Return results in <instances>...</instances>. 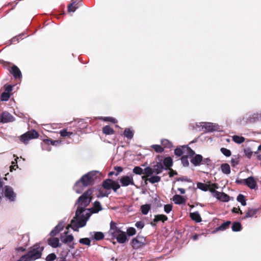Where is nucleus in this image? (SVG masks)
I'll return each mask as SVG.
<instances>
[{
  "label": "nucleus",
  "instance_id": "1",
  "mask_svg": "<svg viewBox=\"0 0 261 261\" xmlns=\"http://www.w3.org/2000/svg\"><path fill=\"white\" fill-rule=\"evenodd\" d=\"M92 193V189L87 190L78 198L75 203L78 204L75 215L71 221L70 224L68 226L74 231H78L80 228L85 226L90 217L89 210L86 207L91 202Z\"/></svg>",
  "mask_w": 261,
  "mask_h": 261
},
{
  "label": "nucleus",
  "instance_id": "2",
  "mask_svg": "<svg viewBox=\"0 0 261 261\" xmlns=\"http://www.w3.org/2000/svg\"><path fill=\"white\" fill-rule=\"evenodd\" d=\"M98 173L96 171H92L84 175L74 185L73 189L75 192L77 194L81 193L86 187L92 184Z\"/></svg>",
  "mask_w": 261,
  "mask_h": 261
},
{
  "label": "nucleus",
  "instance_id": "3",
  "mask_svg": "<svg viewBox=\"0 0 261 261\" xmlns=\"http://www.w3.org/2000/svg\"><path fill=\"white\" fill-rule=\"evenodd\" d=\"M44 247L40 244H36L32 246L28 252L21 256L19 261H34L41 258Z\"/></svg>",
  "mask_w": 261,
  "mask_h": 261
},
{
  "label": "nucleus",
  "instance_id": "4",
  "mask_svg": "<svg viewBox=\"0 0 261 261\" xmlns=\"http://www.w3.org/2000/svg\"><path fill=\"white\" fill-rule=\"evenodd\" d=\"M109 233L113 238L117 240V241L120 244L125 243L127 240L125 232L122 231L119 228L115 223L112 221L110 223V229Z\"/></svg>",
  "mask_w": 261,
  "mask_h": 261
},
{
  "label": "nucleus",
  "instance_id": "5",
  "mask_svg": "<svg viewBox=\"0 0 261 261\" xmlns=\"http://www.w3.org/2000/svg\"><path fill=\"white\" fill-rule=\"evenodd\" d=\"M175 155L180 156L188 154L189 157H192L195 154V152L188 146H182L177 148L174 150Z\"/></svg>",
  "mask_w": 261,
  "mask_h": 261
},
{
  "label": "nucleus",
  "instance_id": "6",
  "mask_svg": "<svg viewBox=\"0 0 261 261\" xmlns=\"http://www.w3.org/2000/svg\"><path fill=\"white\" fill-rule=\"evenodd\" d=\"M199 126L201 127L202 129L208 132H212L214 131H218L220 129V126L216 123L201 122L199 123Z\"/></svg>",
  "mask_w": 261,
  "mask_h": 261
},
{
  "label": "nucleus",
  "instance_id": "7",
  "mask_svg": "<svg viewBox=\"0 0 261 261\" xmlns=\"http://www.w3.org/2000/svg\"><path fill=\"white\" fill-rule=\"evenodd\" d=\"M38 137V133L33 130L32 132H28L20 136V141L24 144H28L29 140L37 138Z\"/></svg>",
  "mask_w": 261,
  "mask_h": 261
},
{
  "label": "nucleus",
  "instance_id": "8",
  "mask_svg": "<svg viewBox=\"0 0 261 261\" xmlns=\"http://www.w3.org/2000/svg\"><path fill=\"white\" fill-rule=\"evenodd\" d=\"M146 239L144 237L137 236L132 241V246L135 249H138L145 244Z\"/></svg>",
  "mask_w": 261,
  "mask_h": 261
},
{
  "label": "nucleus",
  "instance_id": "9",
  "mask_svg": "<svg viewBox=\"0 0 261 261\" xmlns=\"http://www.w3.org/2000/svg\"><path fill=\"white\" fill-rule=\"evenodd\" d=\"M4 193L5 196L10 201H15L16 195L12 187L9 186H5L4 188Z\"/></svg>",
  "mask_w": 261,
  "mask_h": 261
},
{
  "label": "nucleus",
  "instance_id": "10",
  "mask_svg": "<svg viewBox=\"0 0 261 261\" xmlns=\"http://www.w3.org/2000/svg\"><path fill=\"white\" fill-rule=\"evenodd\" d=\"M133 175L122 176L120 178V182L122 187H127L129 185L135 186Z\"/></svg>",
  "mask_w": 261,
  "mask_h": 261
},
{
  "label": "nucleus",
  "instance_id": "11",
  "mask_svg": "<svg viewBox=\"0 0 261 261\" xmlns=\"http://www.w3.org/2000/svg\"><path fill=\"white\" fill-rule=\"evenodd\" d=\"M14 120V118L13 116L7 112H3L0 114V123H6Z\"/></svg>",
  "mask_w": 261,
  "mask_h": 261
},
{
  "label": "nucleus",
  "instance_id": "12",
  "mask_svg": "<svg viewBox=\"0 0 261 261\" xmlns=\"http://www.w3.org/2000/svg\"><path fill=\"white\" fill-rule=\"evenodd\" d=\"M245 185L252 190H257L258 188L256 181L252 176H250L246 178Z\"/></svg>",
  "mask_w": 261,
  "mask_h": 261
},
{
  "label": "nucleus",
  "instance_id": "13",
  "mask_svg": "<svg viewBox=\"0 0 261 261\" xmlns=\"http://www.w3.org/2000/svg\"><path fill=\"white\" fill-rule=\"evenodd\" d=\"M44 145L42 146V149L43 150H50V148L49 147H46V145H48L49 144H51L53 145L54 146H57L59 144H60L61 142V141H52L49 139H45L44 140Z\"/></svg>",
  "mask_w": 261,
  "mask_h": 261
},
{
  "label": "nucleus",
  "instance_id": "14",
  "mask_svg": "<svg viewBox=\"0 0 261 261\" xmlns=\"http://www.w3.org/2000/svg\"><path fill=\"white\" fill-rule=\"evenodd\" d=\"M216 194L215 198L221 201L228 202L230 200L229 196L223 192H219L218 193H217Z\"/></svg>",
  "mask_w": 261,
  "mask_h": 261
},
{
  "label": "nucleus",
  "instance_id": "15",
  "mask_svg": "<svg viewBox=\"0 0 261 261\" xmlns=\"http://www.w3.org/2000/svg\"><path fill=\"white\" fill-rule=\"evenodd\" d=\"M48 244L53 248H57L61 246L59 240L57 238H49L48 239Z\"/></svg>",
  "mask_w": 261,
  "mask_h": 261
},
{
  "label": "nucleus",
  "instance_id": "16",
  "mask_svg": "<svg viewBox=\"0 0 261 261\" xmlns=\"http://www.w3.org/2000/svg\"><path fill=\"white\" fill-rule=\"evenodd\" d=\"M10 72L13 75L14 77L16 78L20 79L22 77L21 72L20 69L15 65H13L11 67Z\"/></svg>",
  "mask_w": 261,
  "mask_h": 261
},
{
  "label": "nucleus",
  "instance_id": "17",
  "mask_svg": "<svg viewBox=\"0 0 261 261\" xmlns=\"http://www.w3.org/2000/svg\"><path fill=\"white\" fill-rule=\"evenodd\" d=\"M90 236L92 239L96 241L101 240L104 238L103 233L100 231L91 232Z\"/></svg>",
  "mask_w": 261,
  "mask_h": 261
},
{
  "label": "nucleus",
  "instance_id": "18",
  "mask_svg": "<svg viewBox=\"0 0 261 261\" xmlns=\"http://www.w3.org/2000/svg\"><path fill=\"white\" fill-rule=\"evenodd\" d=\"M67 233L68 232H65V234L61 235L60 237L61 241L65 244L71 243L74 239L72 235H67Z\"/></svg>",
  "mask_w": 261,
  "mask_h": 261
},
{
  "label": "nucleus",
  "instance_id": "19",
  "mask_svg": "<svg viewBox=\"0 0 261 261\" xmlns=\"http://www.w3.org/2000/svg\"><path fill=\"white\" fill-rule=\"evenodd\" d=\"M172 199L175 204L178 205L184 204L186 202V199L183 196L177 194L174 195Z\"/></svg>",
  "mask_w": 261,
  "mask_h": 261
},
{
  "label": "nucleus",
  "instance_id": "20",
  "mask_svg": "<svg viewBox=\"0 0 261 261\" xmlns=\"http://www.w3.org/2000/svg\"><path fill=\"white\" fill-rule=\"evenodd\" d=\"M220 169L221 172L226 175H228L230 173V167L228 164L223 163L220 166Z\"/></svg>",
  "mask_w": 261,
  "mask_h": 261
},
{
  "label": "nucleus",
  "instance_id": "21",
  "mask_svg": "<svg viewBox=\"0 0 261 261\" xmlns=\"http://www.w3.org/2000/svg\"><path fill=\"white\" fill-rule=\"evenodd\" d=\"M134 134V130L130 128H125L123 132V135L124 137L126 138L128 140H131L133 139Z\"/></svg>",
  "mask_w": 261,
  "mask_h": 261
},
{
  "label": "nucleus",
  "instance_id": "22",
  "mask_svg": "<svg viewBox=\"0 0 261 261\" xmlns=\"http://www.w3.org/2000/svg\"><path fill=\"white\" fill-rule=\"evenodd\" d=\"M202 160V156L201 155L197 154L191 160V162L196 166L200 165Z\"/></svg>",
  "mask_w": 261,
  "mask_h": 261
},
{
  "label": "nucleus",
  "instance_id": "23",
  "mask_svg": "<svg viewBox=\"0 0 261 261\" xmlns=\"http://www.w3.org/2000/svg\"><path fill=\"white\" fill-rule=\"evenodd\" d=\"M208 186L209 187L208 190L212 194L213 196L215 197L217 195L216 193L219 192L216 190V189L218 188V185L216 184H212Z\"/></svg>",
  "mask_w": 261,
  "mask_h": 261
},
{
  "label": "nucleus",
  "instance_id": "24",
  "mask_svg": "<svg viewBox=\"0 0 261 261\" xmlns=\"http://www.w3.org/2000/svg\"><path fill=\"white\" fill-rule=\"evenodd\" d=\"M153 169L154 173L158 174L163 171L164 169L163 165L161 163H158L153 166Z\"/></svg>",
  "mask_w": 261,
  "mask_h": 261
},
{
  "label": "nucleus",
  "instance_id": "25",
  "mask_svg": "<svg viewBox=\"0 0 261 261\" xmlns=\"http://www.w3.org/2000/svg\"><path fill=\"white\" fill-rule=\"evenodd\" d=\"M190 217L197 222H200L201 221V217L198 212L190 213Z\"/></svg>",
  "mask_w": 261,
  "mask_h": 261
},
{
  "label": "nucleus",
  "instance_id": "26",
  "mask_svg": "<svg viewBox=\"0 0 261 261\" xmlns=\"http://www.w3.org/2000/svg\"><path fill=\"white\" fill-rule=\"evenodd\" d=\"M257 212V209L249 208H248L247 212L246 213L245 218H247L252 217L254 215L256 214Z\"/></svg>",
  "mask_w": 261,
  "mask_h": 261
},
{
  "label": "nucleus",
  "instance_id": "27",
  "mask_svg": "<svg viewBox=\"0 0 261 261\" xmlns=\"http://www.w3.org/2000/svg\"><path fill=\"white\" fill-rule=\"evenodd\" d=\"M102 132L106 135H112L114 133V130L110 126L106 125L103 127Z\"/></svg>",
  "mask_w": 261,
  "mask_h": 261
},
{
  "label": "nucleus",
  "instance_id": "28",
  "mask_svg": "<svg viewBox=\"0 0 261 261\" xmlns=\"http://www.w3.org/2000/svg\"><path fill=\"white\" fill-rule=\"evenodd\" d=\"M173 162L170 157H167L164 159L163 165L166 168H169L172 166Z\"/></svg>",
  "mask_w": 261,
  "mask_h": 261
},
{
  "label": "nucleus",
  "instance_id": "29",
  "mask_svg": "<svg viewBox=\"0 0 261 261\" xmlns=\"http://www.w3.org/2000/svg\"><path fill=\"white\" fill-rule=\"evenodd\" d=\"M102 210L101 204L99 201H95L94 203V206L92 208L93 213H96Z\"/></svg>",
  "mask_w": 261,
  "mask_h": 261
},
{
  "label": "nucleus",
  "instance_id": "30",
  "mask_svg": "<svg viewBox=\"0 0 261 261\" xmlns=\"http://www.w3.org/2000/svg\"><path fill=\"white\" fill-rule=\"evenodd\" d=\"M245 138L242 136L234 135L232 136V140L236 143L241 144L245 141Z\"/></svg>",
  "mask_w": 261,
  "mask_h": 261
},
{
  "label": "nucleus",
  "instance_id": "31",
  "mask_svg": "<svg viewBox=\"0 0 261 261\" xmlns=\"http://www.w3.org/2000/svg\"><path fill=\"white\" fill-rule=\"evenodd\" d=\"M231 229L233 231H239L242 229V225L240 222H234L231 226Z\"/></svg>",
  "mask_w": 261,
  "mask_h": 261
},
{
  "label": "nucleus",
  "instance_id": "32",
  "mask_svg": "<svg viewBox=\"0 0 261 261\" xmlns=\"http://www.w3.org/2000/svg\"><path fill=\"white\" fill-rule=\"evenodd\" d=\"M113 181V180L111 179H107L103 181L102 184L103 188L107 190L111 189Z\"/></svg>",
  "mask_w": 261,
  "mask_h": 261
},
{
  "label": "nucleus",
  "instance_id": "33",
  "mask_svg": "<svg viewBox=\"0 0 261 261\" xmlns=\"http://www.w3.org/2000/svg\"><path fill=\"white\" fill-rule=\"evenodd\" d=\"M209 186L208 185L203 184L202 182H197V188L203 191H208Z\"/></svg>",
  "mask_w": 261,
  "mask_h": 261
},
{
  "label": "nucleus",
  "instance_id": "34",
  "mask_svg": "<svg viewBox=\"0 0 261 261\" xmlns=\"http://www.w3.org/2000/svg\"><path fill=\"white\" fill-rule=\"evenodd\" d=\"M77 3L75 2L69 5L68 7V11L69 12H74L78 8Z\"/></svg>",
  "mask_w": 261,
  "mask_h": 261
},
{
  "label": "nucleus",
  "instance_id": "35",
  "mask_svg": "<svg viewBox=\"0 0 261 261\" xmlns=\"http://www.w3.org/2000/svg\"><path fill=\"white\" fill-rule=\"evenodd\" d=\"M237 200L238 202L241 203L243 206H245L246 205V199L244 195L243 194H239L237 196Z\"/></svg>",
  "mask_w": 261,
  "mask_h": 261
},
{
  "label": "nucleus",
  "instance_id": "36",
  "mask_svg": "<svg viewBox=\"0 0 261 261\" xmlns=\"http://www.w3.org/2000/svg\"><path fill=\"white\" fill-rule=\"evenodd\" d=\"M168 218L166 216L164 215H158L155 216V218L154 219V221L158 222L159 221H161L162 222H164L167 220Z\"/></svg>",
  "mask_w": 261,
  "mask_h": 261
},
{
  "label": "nucleus",
  "instance_id": "37",
  "mask_svg": "<svg viewBox=\"0 0 261 261\" xmlns=\"http://www.w3.org/2000/svg\"><path fill=\"white\" fill-rule=\"evenodd\" d=\"M150 209L149 204H144L141 206V210L143 215H147Z\"/></svg>",
  "mask_w": 261,
  "mask_h": 261
},
{
  "label": "nucleus",
  "instance_id": "38",
  "mask_svg": "<svg viewBox=\"0 0 261 261\" xmlns=\"http://www.w3.org/2000/svg\"><path fill=\"white\" fill-rule=\"evenodd\" d=\"M231 222L229 221H226L222 223L219 227L217 228L218 230H224L227 228L229 225L230 224Z\"/></svg>",
  "mask_w": 261,
  "mask_h": 261
},
{
  "label": "nucleus",
  "instance_id": "39",
  "mask_svg": "<svg viewBox=\"0 0 261 261\" xmlns=\"http://www.w3.org/2000/svg\"><path fill=\"white\" fill-rule=\"evenodd\" d=\"M161 144L165 148H171L172 146V144L171 142H170L167 139H162L161 140Z\"/></svg>",
  "mask_w": 261,
  "mask_h": 261
},
{
  "label": "nucleus",
  "instance_id": "40",
  "mask_svg": "<svg viewBox=\"0 0 261 261\" xmlns=\"http://www.w3.org/2000/svg\"><path fill=\"white\" fill-rule=\"evenodd\" d=\"M188 156H189V155L188 154H186L184 155L181 158V163L185 167L188 166L189 164V161L188 159Z\"/></svg>",
  "mask_w": 261,
  "mask_h": 261
},
{
  "label": "nucleus",
  "instance_id": "41",
  "mask_svg": "<svg viewBox=\"0 0 261 261\" xmlns=\"http://www.w3.org/2000/svg\"><path fill=\"white\" fill-rule=\"evenodd\" d=\"M147 180H148L151 184H154L159 182L161 180V177L159 176H152L148 178Z\"/></svg>",
  "mask_w": 261,
  "mask_h": 261
},
{
  "label": "nucleus",
  "instance_id": "42",
  "mask_svg": "<svg viewBox=\"0 0 261 261\" xmlns=\"http://www.w3.org/2000/svg\"><path fill=\"white\" fill-rule=\"evenodd\" d=\"M220 151L224 155L227 157L230 156L231 154L230 150L225 148H221Z\"/></svg>",
  "mask_w": 261,
  "mask_h": 261
},
{
  "label": "nucleus",
  "instance_id": "43",
  "mask_svg": "<svg viewBox=\"0 0 261 261\" xmlns=\"http://www.w3.org/2000/svg\"><path fill=\"white\" fill-rule=\"evenodd\" d=\"M144 174L147 175V176L151 175V174L154 173L153 168H150L149 167H147L144 169V171L143 172Z\"/></svg>",
  "mask_w": 261,
  "mask_h": 261
},
{
  "label": "nucleus",
  "instance_id": "44",
  "mask_svg": "<svg viewBox=\"0 0 261 261\" xmlns=\"http://www.w3.org/2000/svg\"><path fill=\"white\" fill-rule=\"evenodd\" d=\"M133 172L136 174L141 175L143 173V170L139 166H136L133 170Z\"/></svg>",
  "mask_w": 261,
  "mask_h": 261
},
{
  "label": "nucleus",
  "instance_id": "45",
  "mask_svg": "<svg viewBox=\"0 0 261 261\" xmlns=\"http://www.w3.org/2000/svg\"><path fill=\"white\" fill-rule=\"evenodd\" d=\"M151 148L158 153L162 152L164 150L163 148L160 145H152Z\"/></svg>",
  "mask_w": 261,
  "mask_h": 261
},
{
  "label": "nucleus",
  "instance_id": "46",
  "mask_svg": "<svg viewBox=\"0 0 261 261\" xmlns=\"http://www.w3.org/2000/svg\"><path fill=\"white\" fill-rule=\"evenodd\" d=\"M79 242L81 244H83L87 246H90L91 245V241L89 238H82L79 240Z\"/></svg>",
  "mask_w": 261,
  "mask_h": 261
},
{
  "label": "nucleus",
  "instance_id": "47",
  "mask_svg": "<svg viewBox=\"0 0 261 261\" xmlns=\"http://www.w3.org/2000/svg\"><path fill=\"white\" fill-rule=\"evenodd\" d=\"M10 95L8 92H3L1 94V100L2 101H7L10 98Z\"/></svg>",
  "mask_w": 261,
  "mask_h": 261
},
{
  "label": "nucleus",
  "instance_id": "48",
  "mask_svg": "<svg viewBox=\"0 0 261 261\" xmlns=\"http://www.w3.org/2000/svg\"><path fill=\"white\" fill-rule=\"evenodd\" d=\"M127 234L128 236H133L136 233V230L134 227H129L126 230Z\"/></svg>",
  "mask_w": 261,
  "mask_h": 261
},
{
  "label": "nucleus",
  "instance_id": "49",
  "mask_svg": "<svg viewBox=\"0 0 261 261\" xmlns=\"http://www.w3.org/2000/svg\"><path fill=\"white\" fill-rule=\"evenodd\" d=\"M120 187V185L118 184V182L116 181L113 180L112 185V188L114 192H116L118 189H119Z\"/></svg>",
  "mask_w": 261,
  "mask_h": 261
},
{
  "label": "nucleus",
  "instance_id": "50",
  "mask_svg": "<svg viewBox=\"0 0 261 261\" xmlns=\"http://www.w3.org/2000/svg\"><path fill=\"white\" fill-rule=\"evenodd\" d=\"M56 258V255L55 253H50L46 257V261H54Z\"/></svg>",
  "mask_w": 261,
  "mask_h": 261
},
{
  "label": "nucleus",
  "instance_id": "51",
  "mask_svg": "<svg viewBox=\"0 0 261 261\" xmlns=\"http://www.w3.org/2000/svg\"><path fill=\"white\" fill-rule=\"evenodd\" d=\"M60 134L62 137H67L71 135L72 133L67 132L66 129H63L60 130Z\"/></svg>",
  "mask_w": 261,
  "mask_h": 261
},
{
  "label": "nucleus",
  "instance_id": "52",
  "mask_svg": "<svg viewBox=\"0 0 261 261\" xmlns=\"http://www.w3.org/2000/svg\"><path fill=\"white\" fill-rule=\"evenodd\" d=\"M261 118V115L258 113L254 114L252 115V117L250 118V121H255L256 120H258Z\"/></svg>",
  "mask_w": 261,
  "mask_h": 261
},
{
  "label": "nucleus",
  "instance_id": "53",
  "mask_svg": "<svg viewBox=\"0 0 261 261\" xmlns=\"http://www.w3.org/2000/svg\"><path fill=\"white\" fill-rule=\"evenodd\" d=\"M244 153L246 156H247L248 158L250 159L252 154V151L249 148H247L244 150Z\"/></svg>",
  "mask_w": 261,
  "mask_h": 261
},
{
  "label": "nucleus",
  "instance_id": "54",
  "mask_svg": "<svg viewBox=\"0 0 261 261\" xmlns=\"http://www.w3.org/2000/svg\"><path fill=\"white\" fill-rule=\"evenodd\" d=\"M239 159L237 158H232L230 161L232 166L234 167L239 164Z\"/></svg>",
  "mask_w": 261,
  "mask_h": 261
},
{
  "label": "nucleus",
  "instance_id": "55",
  "mask_svg": "<svg viewBox=\"0 0 261 261\" xmlns=\"http://www.w3.org/2000/svg\"><path fill=\"white\" fill-rule=\"evenodd\" d=\"M172 209V206L171 204H166L164 205V211L166 213H169Z\"/></svg>",
  "mask_w": 261,
  "mask_h": 261
},
{
  "label": "nucleus",
  "instance_id": "56",
  "mask_svg": "<svg viewBox=\"0 0 261 261\" xmlns=\"http://www.w3.org/2000/svg\"><path fill=\"white\" fill-rule=\"evenodd\" d=\"M64 228L63 222H61L55 227L57 230H59L60 232Z\"/></svg>",
  "mask_w": 261,
  "mask_h": 261
},
{
  "label": "nucleus",
  "instance_id": "57",
  "mask_svg": "<svg viewBox=\"0 0 261 261\" xmlns=\"http://www.w3.org/2000/svg\"><path fill=\"white\" fill-rule=\"evenodd\" d=\"M103 120L104 121L111 122L113 123H115L117 122V120L115 118L111 117H106L103 119Z\"/></svg>",
  "mask_w": 261,
  "mask_h": 261
},
{
  "label": "nucleus",
  "instance_id": "58",
  "mask_svg": "<svg viewBox=\"0 0 261 261\" xmlns=\"http://www.w3.org/2000/svg\"><path fill=\"white\" fill-rule=\"evenodd\" d=\"M135 226L139 229H142L144 226V222L142 221L137 222L135 224Z\"/></svg>",
  "mask_w": 261,
  "mask_h": 261
},
{
  "label": "nucleus",
  "instance_id": "59",
  "mask_svg": "<svg viewBox=\"0 0 261 261\" xmlns=\"http://www.w3.org/2000/svg\"><path fill=\"white\" fill-rule=\"evenodd\" d=\"M5 92H8V93L10 94V92L12 90V87L11 85H5Z\"/></svg>",
  "mask_w": 261,
  "mask_h": 261
},
{
  "label": "nucleus",
  "instance_id": "60",
  "mask_svg": "<svg viewBox=\"0 0 261 261\" xmlns=\"http://www.w3.org/2000/svg\"><path fill=\"white\" fill-rule=\"evenodd\" d=\"M114 169L117 171L115 174L116 176H118V174L123 171V168L120 166L115 167Z\"/></svg>",
  "mask_w": 261,
  "mask_h": 261
},
{
  "label": "nucleus",
  "instance_id": "61",
  "mask_svg": "<svg viewBox=\"0 0 261 261\" xmlns=\"http://www.w3.org/2000/svg\"><path fill=\"white\" fill-rule=\"evenodd\" d=\"M18 159V157L16 158V159H15V162H12V166L11 167V169L10 170L12 171V169H14V167H16L17 168H18V165L17 164V160Z\"/></svg>",
  "mask_w": 261,
  "mask_h": 261
},
{
  "label": "nucleus",
  "instance_id": "62",
  "mask_svg": "<svg viewBox=\"0 0 261 261\" xmlns=\"http://www.w3.org/2000/svg\"><path fill=\"white\" fill-rule=\"evenodd\" d=\"M59 230H57L55 228L53 229L50 232V235L52 237H54L57 235L59 233Z\"/></svg>",
  "mask_w": 261,
  "mask_h": 261
},
{
  "label": "nucleus",
  "instance_id": "63",
  "mask_svg": "<svg viewBox=\"0 0 261 261\" xmlns=\"http://www.w3.org/2000/svg\"><path fill=\"white\" fill-rule=\"evenodd\" d=\"M59 230H57L55 228L53 229L50 232V235L52 237H54L57 235L59 233Z\"/></svg>",
  "mask_w": 261,
  "mask_h": 261
},
{
  "label": "nucleus",
  "instance_id": "64",
  "mask_svg": "<svg viewBox=\"0 0 261 261\" xmlns=\"http://www.w3.org/2000/svg\"><path fill=\"white\" fill-rule=\"evenodd\" d=\"M246 179H237L236 182L238 184H245Z\"/></svg>",
  "mask_w": 261,
  "mask_h": 261
}]
</instances>
